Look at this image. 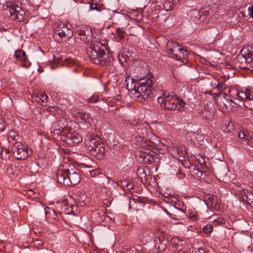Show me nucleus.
Instances as JSON below:
<instances>
[{"label":"nucleus","instance_id":"nucleus-48","mask_svg":"<svg viewBox=\"0 0 253 253\" xmlns=\"http://www.w3.org/2000/svg\"><path fill=\"white\" fill-rule=\"evenodd\" d=\"M165 201L167 203H176L177 201V199L174 196L170 195L169 197L168 198V200H165Z\"/></svg>","mask_w":253,"mask_h":253},{"label":"nucleus","instance_id":"nucleus-7","mask_svg":"<svg viewBox=\"0 0 253 253\" xmlns=\"http://www.w3.org/2000/svg\"><path fill=\"white\" fill-rule=\"evenodd\" d=\"M12 151L13 156L18 160H24L32 154L27 146L20 142L14 143Z\"/></svg>","mask_w":253,"mask_h":253},{"label":"nucleus","instance_id":"nucleus-35","mask_svg":"<svg viewBox=\"0 0 253 253\" xmlns=\"http://www.w3.org/2000/svg\"><path fill=\"white\" fill-rule=\"evenodd\" d=\"M26 194L28 198L32 199H36L38 196V194L35 192L32 189L28 190L26 192Z\"/></svg>","mask_w":253,"mask_h":253},{"label":"nucleus","instance_id":"nucleus-40","mask_svg":"<svg viewBox=\"0 0 253 253\" xmlns=\"http://www.w3.org/2000/svg\"><path fill=\"white\" fill-rule=\"evenodd\" d=\"M213 226L211 224H207L203 227V231L205 233L210 234L212 231Z\"/></svg>","mask_w":253,"mask_h":253},{"label":"nucleus","instance_id":"nucleus-31","mask_svg":"<svg viewBox=\"0 0 253 253\" xmlns=\"http://www.w3.org/2000/svg\"><path fill=\"white\" fill-rule=\"evenodd\" d=\"M18 135L14 131H10L8 134V140L12 143L13 141L17 140Z\"/></svg>","mask_w":253,"mask_h":253},{"label":"nucleus","instance_id":"nucleus-21","mask_svg":"<svg viewBox=\"0 0 253 253\" xmlns=\"http://www.w3.org/2000/svg\"><path fill=\"white\" fill-rule=\"evenodd\" d=\"M241 54L247 63L253 62V52L247 47H243L241 50Z\"/></svg>","mask_w":253,"mask_h":253},{"label":"nucleus","instance_id":"nucleus-29","mask_svg":"<svg viewBox=\"0 0 253 253\" xmlns=\"http://www.w3.org/2000/svg\"><path fill=\"white\" fill-rule=\"evenodd\" d=\"M51 133L53 134V136L54 137H58L59 135H61L63 133H64V131L62 130L59 127L57 126H54L53 125H52V128L50 129Z\"/></svg>","mask_w":253,"mask_h":253},{"label":"nucleus","instance_id":"nucleus-28","mask_svg":"<svg viewBox=\"0 0 253 253\" xmlns=\"http://www.w3.org/2000/svg\"><path fill=\"white\" fill-rule=\"evenodd\" d=\"M14 56L17 59L21 61H25L27 59L25 52L21 49L16 50L15 52Z\"/></svg>","mask_w":253,"mask_h":253},{"label":"nucleus","instance_id":"nucleus-26","mask_svg":"<svg viewBox=\"0 0 253 253\" xmlns=\"http://www.w3.org/2000/svg\"><path fill=\"white\" fill-rule=\"evenodd\" d=\"M100 184L103 186H109L110 185H113L115 181H114L110 177L106 176L103 173H101V178L99 180Z\"/></svg>","mask_w":253,"mask_h":253},{"label":"nucleus","instance_id":"nucleus-9","mask_svg":"<svg viewBox=\"0 0 253 253\" xmlns=\"http://www.w3.org/2000/svg\"><path fill=\"white\" fill-rule=\"evenodd\" d=\"M4 14L12 20L21 22L24 20L25 12L21 7L16 5L5 8Z\"/></svg>","mask_w":253,"mask_h":253},{"label":"nucleus","instance_id":"nucleus-33","mask_svg":"<svg viewBox=\"0 0 253 253\" xmlns=\"http://www.w3.org/2000/svg\"><path fill=\"white\" fill-rule=\"evenodd\" d=\"M212 219L213 224L216 225L220 223H225V219L222 216H218L215 218L212 217Z\"/></svg>","mask_w":253,"mask_h":253},{"label":"nucleus","instance_id":"nucleus-20","mask_svg":"<svg viewBox=\"0 0 253 253\" xmlns=\"http://www.w3.org/2000/svg\"><path fill=\"white\" fill-rule=\"evenodd\" d=\"M75 202L79 205L84 207L89 203V199L84 194H80L75 196Z\"/></svg>","mask_w":253,"mask_h":253},{"label":"nucleus","instance_id":"nucleus-30","mask_svg":"<svg viewBox=\"0 0 253 253\" xmlns=\"http://www.w3.org/2000/svg\"><path fill=\"white\" fill-rule=\"evenodd\" d=\"M247 89L245 90V91H239L236 93V97H234L235 99H240L242 101L247 99Z\"/></svg>","mask_w":253,"mask_h":253},{"label":"nucleus","instance_id":"nucleus-24","mask_svg":"<svg viewBox=\"0 0 253 253\" xmlns=\"http://www.w3.org/2000/svg\"><path fill=\"white\" fill-rule=\"evenodd\" d=\"M215 115L214 108L205 109L202 113L203 117L209 122H212L213 120Z\"/></svg>","mask_w":253,"mask_h":253},{"label":"nucleus","instance_id":"nucleus-59","mask_svg":"<svg viewBox=\"0 0 253 253\" xmlns=\"http://www.w3.org/2000/svg\"><path fill=\"white\" fill-rule=\"evenodd\" d=\"M189 217L192 220H194L197 218V216L195 214H193L192 212L189 213Z\"/></svg>","mask_w":253,"mask_h":253},{"label":"nucleus","instance_id":"nucleus-56","mask_svg":"<svg viewBox=\"0 0 253 253\" xmlns=\"http://www.w3.org/2000/svg\"><path fill=\"white\" fill-rule=\"evenodd\" d=\"M31 65V63L29 62H25L21 64V66L26 68H28Z\"/></svg>","mask_w":253,"mask_h":253},{"label":"nucleus","instance_id":"nucleus-15","mask_svg":"<svg viewBox=\"0 0 253 253\" xmlns=\"http://www.w3.org/2000/svg\"><path fill=\"white\" fill-rule=\"evenodd\" d=\"M88 152L90 155L97 159L101 160L103 158L105 152L104 144L103 143H100L99 145L95 146V148Z\"/></svg>","mask_w":253,"mask_h":253},{"label":"nucleus","instance_id":"nucleus-45","mask_svg":"<svg viewBox=\"0 0 253 253\" xmlns=\"http://www.w3.org/2000/svg\"><path fill=\"white\" fill-rule=\"evenodd\" d=\"M77 117L80 118L81 120L84 121L86 120L88 117L87 114L80 112L77 113Z\"/></svg>","mask_w":253,"mask_h":253},{"label":"nucleus","instance_id":"nucleus-18","mask_svg":"<svg viewBox=\"0 0 253 253\" xmlns=\"http://www.w3.org/2000/svg\"><path fill=\"white\" fill-rule=\"evenodd\" d=\"M239 141L244 145H248L253 142V138L251 135L247 132L240 131L238 133Z\"/></svg>","mask_w":253,"mask_h":253},{"label":"nucleus","instance_id":"nucleus-53","mask_svg":"<svg viewBox=\"0 0 253 253\" xmlns=\"http://www.w3.org/2000/svg\"><path fill=\"white\" fill-rule=\"evenodd\" d=\"M195 253H209L202 248H199L195 251Z\"/></svg>","mask_w":253,"mask_h":253},{"label":"nucleus","instance_id":"nucleus-1","mask_svg":"<svg viewBox=\"0 0 253 253\" xmlns=\"http://www.w3.org/2000/svg\"><path fill=\"white\" fill-rule=\"evenodd\" d=\"M136 130V135L133 142L140 149L136 153L137 160L143 164L158 163L160 156L157 153H164L167 151V146L152 132L149 126L140 124L137 126Z\"/></svg>","mask_w":253,"mask_h":253},{"label":"nucleus","instance_id":"nucleus-36","mask_svg":"<svg viewBox=\"0 0 253 253\" xmlns=\"http://www.w3.org/2000/svg\"><path fill=\"white\" fill-rule=\"evenodd\" d=\"M226 88V85L224 83H220L218 81L216 83V85L215 86V88L217 89L220 91H223Z\"/></svg>","mask_w":253,"mask_h":253},{"label":"nucleus","instance_id":"nucleus-64","mask_svg":"<svg viewBox=\"0 0 253 253\" xmlns=\"http://www.w3.org/2000/svg\"><path fill=\"white\" fill-rule=\"evenodd\" d=\"M188 253L186 251H183L181 250V249H179V250L177 251V253Z\"/></svg>","mask_w":253,"mask_h":253},{"label":"nucleus","instance_id":"nucleus-57","mask_svg":"<svg viewBox=\"0 0 253 253\" xmlns=\"http://www.w3.org/2000/svg\"><path fill=\"white\" fill-rule=\"evenodd\" d=\"M77 33H78V36H80V37L82 36L85 35V31L84 30H78Z\"/></svg>","mask_w":253,"mask_h":253},{"label":"nucleus","instance_id":"nucleus-37","mask_svg":"<svg viewBox=\"0 0 253 253\" xmlns=\"http://www.w3.org/2000/svg\"><path fill=\"white\" fill-rule=\"evenodd\" d=\"M88 103H94L100 101L99 96L97 95H93L87 100Z\"/></svg>","mask_w":253,"mask_h":253},{"label":"nucleus","instance_id":"nucleus-23","mask_svg":"<svg viewBox=\"0 0 253 253\" xmlns=\"http://www.w3.org/2000/svg\"><path fill=\"white\" fill-rule=\"evenodd\" d=\"M125 82L126 83V89L132 92H134L137 86L135 80L128 75L126 77Z\"/></svg>","mask_w":253,"mask_h":253},{"label":"nucleus","instance_id":"nucleus-54","mask_svg":"<svg viewBox=\"0 0 253 253\" xmlns=\"http://www.w3.org/2000/svg\"><path fill=\"white\" fill-rule=\"evenodd\" d=\"M248 11L249 15L253 18V5L248 8Z\"/></svg>","mask_w":253,"mask_h":253},{"label":"nucleus","instance_id":"nucleus-62","mask_svg":"<svg viewBox=\"0 0 253 253\" xmlns=\"http://www.w3.org/2000/svg\"><path fill=\"white\" fill-rule=\"evenodd\" d=\"M53 58L54 60L53 61H51V62L54 61L55 62H58L61 60V58L60 57L56 58L54 55H53Z\"/></svg>","mask_w":253,"mask_h":253},{"label":"nucleus","instance_id":"nucleus-51","mask_svg":"<svg viewBox=\"0 0 253 253\" xmlns=\"http://www.w3.org/2000/svg\"><path fill=\"white\" fill-rule=\"evenodd\" d=\"M210 77H211V79H212L213 80V81H212V82H211L210 83V84H211V85L212 87H213L215 88V85H216V83H217V82H218V80H217V79H215V78L213 76H212V75H210Z\"/></svg>","mask_w":253,"mask_h":253},{"label":"nucleus","instance_id":"nucleus-22","mask_svg":"<svg viewBox=\"0 0 253 253\" xmlns=\"http://www.w3.org/2000/svg\"><path fill=\"white\" fill-rule=\"evenodd\" d=\"M54 126L60 128L64 131H67L68 121L64 117H61L58 119L56 122L53 124Z\"/></svg>","mask_w":253,"mask_h":253},{"label":"nucleus","instance_id":"nucleus-60","mask_svg":"<svg viewBox=\"0 0 253 253\" xmlns=\"http://www.w3.org/2000/svg\"><path fill=\"white\" fill-rule=\"evenodd\" d=\"M227 125L228 127H227V128L228 129V130H227V131H230L231 129H232V124L230 123H228Z\"/></svg>","mask_w":253,"mask_h":253},{"label":"nucleus","instance_id":"nucleus-38","mask_svg":"<svg viewBox=\"0 0 253 253\" xmlns=\"http://www.w3.org/2000/svg\"><path fill=\"white\" fill-rule=\"evenodd\" d=\"M226 174V170L225 169H224V171H222L220 170H218L216 172L217 176H218L219 177V179L220 180H222V181H223L224 180V176H225Z\"/></svg>","mask_w":253,"mask_h":253},{"label":"nucleus","instance_id":"nucleus-16","mask_svg":"<svg viewBox=\"0 0 253 253\" xmlns=\"http://www.w3.org/2000/svg\"><path fill=\"white\" fill-rule=\"evenodd\" d=\"M105 213L103 211L95 210L91 214V218L94 222L100 223L105 219Z\"/></svg>","mask_w":253,"mask_h":253},{"label":"nucleus","instance_id":"nucleus-34","mask_svg":"<svg viewBox=\"0 0 253 253\" xmlns=\"http://www.w3.org/2000/svg\"><path fill=\"white\" fill-rule=\"evenodd\" d=\"M226 95V94L220 92L219 93H215L214 94L213 98L214 101L218 103V98H220V100H221L222 98H225Z\"/></svg>","mask_w":253,"mask_h":253},{"label":"nucleus","instance_id":"nucleus-61","mask_svg":"<svg viewBox=\"0 0 253 253\" xmlns=\"http://www.w3.org/2000/svg\"><path fill=\"white\" fill-rule=\"evenodd\" d=\"M248 105L250 106V108L249 109L250 110H253V99L251 101V102H249Z\"/></svg>","mask_w":253,"mask_h":253},{"label":"nucleus","instance_id":"nucleus-41","mask_svg":"<svg viewBox=\"0 0 253 253\" xmlns=\"http://www.w3.org/2000/svg\"><path fill=\"white\" fill-rule=\"evenodd\" d=\"M91 177H95L97 175H99L100 178H101V172L100 171L99 169H94L89 171Z\"/></svg>","mask_w":253,"mask_h":253},{"label":"nucleus","instance_id":"nucleus-42","mask_svg":"<svg viewBox=\"0 0 253 253\" xmlns=\"http://www.w3.org/2000/svg\"><path fill=\"white\" fill-rule=\"evenodd\" d=\"M116 32L120 40H123L125 38V32L122 29L119 28L117 29Z\"/></svg>","mask_w":253,"mask_h":253},{"label":"nucleus","instance_id":"nucleus-12","mask_svg":"<svg viewBox=\"0 0 253 253\" xmlns=\"http://www.w3.org/2000/svg\"><path fill=\"white\" fill-rule=\"evenodd\" d=\"M55 34L61 38L70 39L73 36V31L71 27H68L66 24H59L55 30Z\"/></svg>","mask_w":253,"mask_h":253},{"label":"nucleus","instance_id":"nucleus-63","mask_svg":"<svg viewBox=\"0 0 253 253\" xmlns=\"http://www.w3.org/2000/svg\"><path fill=\"white\" fill-rule=\"evenodd\" d=\"M174 208H175L177 212H181L183 214H184V212L182 210H181L179 208H176L175 207H174Z\"/></svg>","mask_w":253,"mask_h":253},{"label":"nucleus","instance_id":"nucleus-55","mask_svg":"<svg viewBox=\"0 0 253 253\" xmlns=\"http://www.w3.org/2000/svg\"><path fill=\"white\" fill-rule=\"evenodd\" d=\"M77 38H80L81 41L84 42H87L88 41L85 35L82 36L80 37H77Z\"/></svg>","mask_w":253,"mask_h":253},{"label":"nucleus","instance_id":"nucleus-6","mask_svg":"<svg viewBox=\"0 0 253 253\" xmlns=\"http://www.w3.org/2000/svg\"><path fill=\"white\" fill-rule=\"evenodd\" d=\"M172 44V41L168 42L167 44V47L168 53L171 54V57L177 60L182 61L186 59L188 56V52L187 50L184 49L179 44H175L173 48H170V45Z\"/></svg>","mask_w":253,"mask_h":253},{"label":"nucleus","instance_id":"nucleus-32","mask_svg":"<svg viewBox=\"0 0 253 253\" xmlns=\"http://www.w3.org/2000/svg\"><path fill=\"white\" fill-rule=\"evenodd\" d=\"M43 211L44 212L46 213V215H48L49 217H50L54 220H57L58 218V215L57 214L56 212L54 210H51V211L46 212L45 210L43 209Z\"/></svg>","mask_w":253,"mask_h":253},{"label":"nucleus","instance_id":"nucleus-13","mask_svg":"<svg viewBox=\"0 0 253 253\" xmlns=\"http://www.w3.org/2000/svg\"><path fill=\"white\" fill-rule=\"evenodd\" d=\"M100 143H102L101 139L96 135L87 136L85 139V144L88 151L99 145Z\"/></svg>","mask_w":253,"mask_h":253},{"label":"nucleus","instance_id":"nucleus-43","mask_svg":"<svg viewBox=\"0 0 253 253\" xmlns=\"http://www.w3.org/2000/svg\"><path fill=\"white\" fill-rule=\"evenodd\" d=\"M198 161L199 164L201 165V168L203 169V171H206L208 167L206 166L204 159L202 158L201 159H199Z\"/></svg>","mask_w":253,"mask_h":253},{"label":"nucleus","instance_id":"nucleus-50","mask_svg":"<svg viewBox=\"0 0 253 253\" xmlns=\"http://www.w3.org/2000/svg\"><path fill=\"white\" fill-rule=\"evenodd\" d=\"M34 244L35 246L39 248L42 246L43 242L42 240L37 239L34 240Z\"/></svg>","mask_w":253,"mask_h":253},{"label":"nucleus","instance_id":"nucleus-5","mask_svg":"<svg viewBox=\"0 0 253 253\" xmlns=\"http://www.w3.org/2000/svg\"><path fill=\"white\" fill-rule=\"evenodd\" d=\"M155 78L151 76L144 82L138 85L134 92H132L134 98L138 101L142 102L147 99L151 93V87L155 83Z\"/></svg>","mask_w":253,"mask_h":253},{"label":"nucleus","instance_id":"nucleus-46","mask_svg":"<svg viewBox=\"0 0 253 253\" xmlns=\"http://www.w3.org/2000/svg\"><path fill=\"white\" fill-rule=\"evenodd\" d=\"M64 207H65L64 212H65V214H73V209H72L71 205L69 207L68 206L66 207L65 206H64Z\"/></svg>","mask_w":253,"mask_h":253},{"label":"nucleus","instance_id":"nucleus-3","mask_svg":"<svg viewBox=\"0 0 253 253\" xmlns=\"http://www.w3.org/2000/svg\"><path fill=\"white\" fill-rule=\"evenodd\" d=\"M106 49L104 44L94 41L90 43L86 51L88 57L94 64L108 66L110 63L111 57L106 52Z\"/></svg>","mask_w":253,"mask_h":253},{"label":"nucleus","instance_id":"nucleus-58","mask_svg":"<svg viewBox=\"0 0 253 253\" xmlns=\"http://www.w3.org/2000/svg\"><path fill=\"white\" fill-rule=\"evenodd\" d=\"M126 187L127 189L128 190H131L133 187V185L131 183H127L126 184Z\"/></svg>","mask_w":253,"mask_h":253},{"label":"nucleus","instance_id":"nucleus-39","mask_svg":"<svg viewBox=\"0 0 253 253\" xmlns=\"http://www.w3.org/2000/svg\"><path fill=\"white\" fill-rule=\"evenodd\" d=\"M128 251L130 253H143L141 251V247L137 246L130 249Z\"/></svg>","mask_w":253,"mask_h":253},{"label":"nucleus","instance_id":"nucleus-27","mask_svg":"<svg viewBox=\"0 0 253 253\" xmlns=\"http://www.w3.org/2000/svg\"><path fill=\"white\" fill-rule=\"evenodd\" d=\"M171 244L172 245L173 247L177 248L178 250H179V249H182V247L186 245V243L184 241L180 240L177 237H173L171 240Z\"/></svg>","mask_w":253,"mask_h":253},{"label":"nucleus","instance_id":"nucleus-44","mask_svg":"<svg viewBox=\"0 0 253 253\" xmlns=\"http://www.w3.org/2000/svg\"><path fill=\"white\" fill-rule=\"evenodd\" d=\"M247 97L246 101H248L249 102H251V101L253 100V91L247 89Z\"/></svg>","mask_w":253,"mask_h":253},{"label":"nucleus","instance_id":"nucleus-49","mask_svg":"<svg viewBox=\"0 0 253 253\" xmlns=\"http://www.w3.org/2000/svg\"><path fill=\"white\" fill-rule=\"evenodd\" d=\"M6 127L5 122L0 117V131H3Z\"/></svg>","mask_w":253,"mask_h":253},{"label":"nucleus","instance_id":"nucleus-11","mask_svg":"<svg viewBox=\"0 0 253 253\" xmlns=\"http://www.w3.org/2000/svg\"><path fill=\"white\" fill-rule=\"evenodd\" d=\"M169 151L173 157L179 161H182L187 155L185 147L178 142H175L170 146Z\"/></svg>","mask_w":253,"mask_h":253},{"label":"nucleus","instance_id":"nucleus-4","mask_svg":"<svg viewBox=\"0 0 253 253\" xmlns=\"http://www.w3.org/2000/svg\"><path fill=\"white\" fill-rule=\"evenodd\" d=\"M157 100L161 106L167 110H180L185 105L183 100L178 99L163 91L162 94L158 97Z\"/></svg>","mask_w":253,"mask_h":253},{"label":"nucleus","instance_id":"nucleus-14","mask_svg":"<svg viewBox=\"0 0 253 253\" xmlns=\"http://www.w3.org/2000/svg\"><path fill=\"white\" fill-rule=\"evenodd\" d=\"M205 201L207 208L210 211H217L219 210L220 204L216 198H214L211 195H207Z\"/></svg>","mask_w":253,"mask_h":253},{"label":"nucleus","instance_id":"nucleus-47","mask_svg":"<svg viewBox=\"0 0 253 253\" xmlns=\"http://www.w3.org/2000/svg\"><path fill=\"white\" fill-rule=\"evenodd\" d=\"M235 191L236 195H238L241 199V195H239V194L242 193V190H246V189H243V188L240 186H235Z\"/></svg>","mask_w":253,"mask_h":253},{"label":"nucleus","instance_id":"nucleus-19","mask_svg":"<svg viewBox=\"0 0 253 253\" xmlns=\"http://www.w3.org/2000/svg\"><path fill=\"white\" fill-rule=\"evenodd\" d=\"M239 195H241L242 201L247 202L250 205L253 206V193L248 190H242V193H240Z\"/></svg>","mask_w":253,"mask_h":253},{"label":"nucleus","instance_id":"nucleus-17","mask_svg":"<svg viewBox=\"0 0 253 253\" xmlns=\"http://www.w3.org/2000/svg\"><path fill=\"white\" fill-rule=\"evenodd\" d=\"M48 96L45 93H37L32 95L33 101H36L39 104L45 106L47 102Z\"/></svg>","mask_w":253,"mask_h":253},{"label":"nucleus","instance_id":"nucleus-25","mask_svg":"<svg viewBox=\"0 0 253 253\" xmlns=\"http://www.w3.org/2000/svg\"><path fill=\"white\" fill-rule=\"evenodd\" d=\"M90 9L91 10H96L97 11H103V16L106 19H109V17L105 16V13L108 11V10L105 9L104 6L103 4L98 3H91L90 5Z\"/></svg>","mask_w":253,"mask_h":253},{"label":"nucleus","instance_id":"nucleus-2","mask_svg":"<svg viewBox=\"0 0 253 253\" xmlns=\"http://www.w3.org/2000/svg\"><path fill=\"white\" fill-rule=\"evenodd\" d=\"M58 183L65 186L76 185L81 179L80 170L67 160L60 166L56 173Z\"/></svg>","mask_w":253,"mask_h":253},{"label":"nucleus","instance_id":"nucleus-52","mask_svg":"<svg viewBox=\"0 0 253 253\" xmlns=\"http://www.w3.org/2000/svg\"><path fill=\"white\" fill-rule=\"evenodd\" d=\"M72 209H73V214L77 215L79 213L78 208L77 205H71Z\"/></svg>","mask_w":253,"mask_h":253},{"label":"nucleus","instance_id":"nucleus-8","mask_svg":"<svg viewBox=\"0 0 253 253\" xmlns=\"http://www.w3.org/2000/svg\"><path fill=\"white\" fill-rule=\"evenodd\" d=\"M187 140L191 141L197 146L204 147L211 142V138L207 135L199 134L193 132H189L186 134Z\"/></svg>","mask_w":253,"mask_h":253},{"label":"nucleus","instance_id":"nucleus-10","mask_svg":"<svg viewBox=\"0 0 253 253\" xmlns=\"http://www.w3.org/2000/svg\"><path fill=\"white\" fill-rule=\"evenodd\" d=\"M60 139L69 146H74L76 143H78L82 141V136L74 130L70 129L65 131L61 134Z\"/></svg>","mask_w":253,"mask_h":253}]
</instances>
